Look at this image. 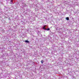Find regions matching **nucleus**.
<instances>
[{"label":"nucleus","mask_w":79,"mask_h":79,"mask_svg":"<svg viewBox=\"0 0 79 79\" xmlns=\"http://www.w3.org/2000/svg\"><path fill=\"white\" fill-rule=\"evenodd\" d=\"M46 26V25H45L43 27V29H44V30H47L46 29H45V27Z\"/></svg>","instance_id":"f257e3e1"},{"label":"nucleus","mask_w":79,"mask_h":79,"mask_svg":"<svg viewBox=\"0 0 79 79\" xmlns=\"http://www.w3.org/2000/svg\"><path fill=\"white\" fill-rule=\"evenodd\" d=\"M66 19L67 20H69V18L68 17L66 18Z\"/></svg>","instance_id":"20e7f679"},{"label":"nucleus","mask_w":79,"mask_h":79,"mask_svg":"<svg viewBox=\"0 0 79 79\" xmlns=\"http://www.w3.org/2000/svg\"><path fill=\"white\" fill-rule=\"evenodd\" d=\"M26 43H29V41H28L27 40H25L24 41Z\"/></svg>","instance_id":"f03ea898"},{"label":"nucleus","mask_w":79,"mask_h":79,"mask_svg":"<svg viewBox=\"0 0 79 79\" xmlns=\"http://www.w3.org/2000/svg\"><path fill=\"white\" fill-rule=\"evenodd\" d=\"M41 62L42 64H43V63L44 62V60H43L41 61Z\"/></svg>","instance_id":"7ed1b4c3"},{"label":"nucleus","mask_w":79,"mask_h":79,"mask_svg":"<svg viewBox=\"0 0 79 79\" xmlns=\"http://www.w3.org/2000/svg\"><path fill=\"white\" fill-rule=\"evenodd\" d=\"M47 30H50V28H48Z\"/></svg>","instance_id":"39448f33"},{"label":"nucleus","mask_w":79,"mask_h":79,"mask_svg":"<svg viewBox=\"0 0 79 79\" xmlns=\"http://www.w3.org/2000/svg\"><path fill=\"white\" fill-rule=\"evenodd\" d=\"M11 1H13V0H12Z\"/></svg>","instance_id":"423d86ee"}]
</instances>
